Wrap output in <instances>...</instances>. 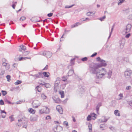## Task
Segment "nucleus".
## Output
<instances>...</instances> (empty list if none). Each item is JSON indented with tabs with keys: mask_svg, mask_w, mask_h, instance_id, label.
Masks as SVG:
<instances>
[{
	"mask_svg": "<svg viewBox=\"0 0 132 132\" xmlns=\"http://www.w3.org/2000/svg\"><path fill=\"white\" fill-rule=\"evenodd\" d=\"M97 53H95L92 55L91 56L92 57H93L97 55Z\"/></svg>",
	"mask_w": 132,
	"mask_h": 132,
	"instance_id": "a18cd8bd",
	"label": "nucleus"
},
{
	"mask_svg": "<svg viewBox=\"0 0 132 132\" xmlns=\"http://www.w3.org/2000/svg\"><path fill=\"white\" fill-rule=\"evenodd\" d=\"M121 43H120V45L122 46H124L125 44V39H122L121 40Z\"/></svg>",
	"mask_w": 132,
	"mask_h": 132,
	"instance_id": "412c9836",
	"label": "nucleus"
},
{
	"mask_svg": "<svg viewBox=\"0 0 132 132\" xmlns=\"http://www.w3.org/2000/svg\"><path fill=\"white\" fill-rule=\"evenodd\" d=\"M72 119H73V121L74 122L76 121V119L73 116L72 117Z\"/></svg>",
	"mask_w": 132,
	"mask_h": 132,
	"instance_id": "3c124183",
	"label": "nucleus"
},
{
	"mask_svg": "<svg viewBox=\"0 0 132 132\" xmlns=\"http://www.w3.org/2000/svg\"><path fill=\"white\" fill-rule=\"evenodd\" d=\"M106 16L105 15L103 17L100 18V19H99V20H100L102 21L103 20L105 19V18Z\"/></svg>",
	"mask_w": 132,
	"mask_h": 132,
	"instance_id": "e433bc0d",
	"label": "nucleus"
},
{
	"mask_svg": "<svg viewBox=\"0 0 132 132\" xmlns=\"http://www.w3.org/2000/svg\"><path fill=\"white\" fill-rule=\"evenodd\" d=\"M114 114L117 116H120V114L119 111L118 110H116L114 112Z\"/></svg>",
	"mask_w": 132,
	"mask_h": 132,
	"instance_id": "a211bd4d",
	"label": "nucleus"
},
{
	"mask_svg": "<svg viewBox=\"0 0 132 132\" xmlns=\"http://www.w3.org/2000/svg\"><path fill=\"white\" fill-rule=\"evenodd\" d=\"M131 25L130 24H128L126 26V32H129L130 30V29L131 28Z\"/></svg>",
	"mask_w": 132,
	"mask_h": 132,
	"instance_id": "9b49d317",
	"label": "nucleus"
},
{
	"mask_svg": "<svg viewBox=\"0 0 132 132\" xmlns=\"http://www.w3.org/2000/svg\"><path fill=\"white\" fill-rule=\"evenodd\" d=\"M31 58V57H19L18 59L19 61H21L22 60H26L27 59H30Z\"/></svg>",
	"mask_w": 132,
	"mask_h": 132,
	"instance_id": "f8f14e48",
	"label": "nucleus"
},
{
	"mask_svg": "<svg viewBox=\"0 0 132 132\" xmlns=\"http://www.w3.org/2000/svg\"><path fill=\"white\" fill-rule=\"evenodd\" d=\"M37 89L38 92H40L42 90V88L40 86H37L36 87Z\"/></svg>",
	"mask_w": 132,
	"mask_h": 132,
	"instance_id": "4be33fe9",
	"label": "nucleus"
},
{
	"mask_svg": "<svg viewBox=\"0 0 132 132\" xmlns=\"http://www.w3.org/2000/svg\"><path fill=\"white\" fill-rule=\"evenodd\" d=\"M6 64L5 63H3V65L4 66H5Z\"/></svg>",
	"mask_w": 132,
	"mask_h": 132,
	"instance_id": "4d7b16f0",
	"label": "nucleus"
},
{
	"mask_svg": "<svg viewBox=\"0 0 132 132\" xmlns=\"http://www.w3.org/2000/svg\"><path fill=\"white\" fill-rule=\"evenodd\" d=\"M95 12H89L86 13V15L88 16L94 15L95 13Z\"/></svg>",
	"mask_w": 132,
	"mask_h": 132,
	"instance_id": "2eb2a0df",
	"label": "nucleus"
},
{
	"mask_svg": "<svg viewBox=\"0 0 132 132\" xmlns=\"http://www.w3.org/2000/svg\"><path fill=\"white\" fill-rule=\"evenodd\" d=\"M74 5H71V6H69L68 7H67V8H69L71 7H72V6H73Z\"/></svg>",
	"mask_w": 132,
	"mask_h": 132,
	"instance_id": "13d9d810",
	"label": "nucleus"
},
{
	"mask_svg": "<svg viewBox=\"0 0 132 132\" xmlns=\"http://www.w3.org/2000/svg\"><path fill=\"white\" fill-rule=\"evenodd\" d=\"M94 73L96 74V76L98 78H101L106 73V71L104 69L102 68L99 71H95Z\"/></svg>",
	"mask_w": 132,
	"mask_h": 132,
	"instance_id": "f257e3e1",
	"label": "nucleus"
},
{
	"mask_svg": "<svg viewBox=\"0 0 132 132\" xmlns=\"http://www.w3.org/2000/svg\"><path fill=\"white\" fill-rule=\"evenodd\" d=\"M8 102L9 103H10V104H11V102H10L9 101V102Z\"/></svg>",
	"mask_w": 132,
	"mask_h": 132,
	"instance_id": "680f3d73",
	"label": "nucleus"
},
{
	"mask_svg": "<svg viewBox=\"0 0 132 132\" xmlns=\"http://www.w3.org/2000/svg\"><path fill=\"white\" fill-rule=\"evenodd\" d=\"M9 118L10 120V121L11 122H12L14 121V118L13 115H11L9 117Z\"/></svg>",
	"mask_w": 132,
	"mask_h": 132,
	"instance_id": "393cba45",
	"label": "nucleus"
},
{
	"mask_svg": "<svg viewBox=\"0 0 132 132\" xmlns=\"http://www.w3.org/2000/svg\"><path fill=\"white\" fill-rule=\"evenodd\" d=\"M22 82V81L19 80H18L16 82H15V84L16 85H17Z\"/></svg>",
	"mask_w": 132,
	"mask_h": 132,
	"instance_id": "cd10ccee",
	"label": "nucleus"
},
{
	"mask_svg": "<svg viewBox=\"0 0 132 132\" xmlns=\"http://www.w3.org/2000/svg\"><path fill=\"white\" fill-rule=\"evenodd\" d=\"M37 119V116H34L30 117V120L31 121H36Z\"/></svg>",
	"mask_w": 132,
	"mask_h": 132,
	"instance_id": "6e6552de",
	"label": "nucleus"
},
{
	"mask_svg": "<svg viewBox=\"0 0 132 132\" xmlns=\"http://www.w3.org/2000/svg\"><path fill=\"white\" fill-rule=\"evenodd\" d=\"M89 20L90 19L88 18H83L81 19V20L82 21H85L86 20Z\"/></svg>",
	"mask_w": 132,
	"mask_h": 132,
	"instance_id": "ea45409f",
	"label": "nucleus"
},
{
	"mask_svg": "<svg viewBox=\"0 0 132 132\" xmlns=\"http://www.w3.org/2000/svg\"><path fill=\"white\" fill-rule=\"evenodd\" d=\"M53 98L56 103H60L61 102V100L57 96L53 97Z\"/></svg>",
	"mask_w": 132,
	"mask_h": 132,
	"instance_id": "423d86ee",
	"label": "nucleus"
},
{
	"mask_svg": "<svg viewBox=\"0 0 132 132\" xmlns=\"http://www.w3.org/2000/svg\"><path fill=\"white\" fill-rule=\"evenodd\" d=\"M2 92L3 96H5L6 94V92L5 91L2 90Z\"/></svg>",
	"mask_w": 132,
	"mask_h": 132,
	"instance_id": "c9c22d12",
	"label": "nucleus"
},
{
	"mask_svg": "<svg viewBox=\"0 0 132 132\" xmlns=\"http://www.w3.org/2000/svg\"><path fill=\"white\" fill-rule=\"evenodd\" d=\"M59 93L61 95V97L63 98L64 97V92L62 90H60L59 91Z\"/></svg>",
	"mask_w": 132,
	"mask_h": 132,
	"instance_id": "f3484780",
	"label": "nucleus"
},
{
	"mask_svg": "<svg viewBox=\"0 0 132 132\" xmlns=\"http://www.w3.org/2000/svg\"><path fill=\"white\" fill-rule=\"evenodd\" d=\"M41 73H39V74L40 75Z\"/></svg>",
	"mask_w": 132,
	"mask_h": 132,
	"instance_id": "e2e57ef3",
	"label": "nucleus"
},
{
	"mask_svg": "<svg viewBox=\"0 0 132 132\" xmlns=\"http://www.w3.org/2000/svg\"><path fill=\"white\" fill-rule=\"evenodd\" d=\"M42 73L43 74L44 77H49L50 75V73L49 72H44Z\"/></svg>",
	"mask_w": 132,
	"mask_h": 132,
	"instance_id": "ddd939ff",
	"label": "nucleus"
},
{
	"mask_svg": "<svg viewBox=\"0 0 132 132\" xmlns=\"http://www.w3.org/2000/svg\"><path fill=\"white\" fill-rule=\"evenodd\" d=\"M0 104L1 105L4 104V102L2 100H1L0 101Z\"/></svg>",
	"mask_w": 132,
	"mask_h": 132,
	"instance_id": "79ce46f5",
	"label": "nucleus"
},
{
	"mask_svg": "<svg viewBox=\"0 0 132 132\" xmlns=\"http://www.w3.org/2000/svg\"><path fill=\"white\" fill-rule=\"evenodd\" d=\"M22 119H19L18 120V122L16 124V126L20 127L21 126V122L22 121Z\"/></svg>",
	"mask_w": 132,
	"mask_h": 132,
	"instance_id": "1a4fd4ad",
	"label": "nucleus"
},
{
	"mask_svg": "<svg viewBox=\"0 0 132 132\" xmlns=\"http://www.w3.org/2000/svg\"><path fill=\"white\" fill-rule=\"evenodd\" d=\"M28 110L29 113L32 114H34L36 112V110L32 108L29 109Z\"/></svg>",
	"mask_w": 132,
	"mask_h": 132,
	"instance_id": "dca6fc26",
	"label": "nucleus"
},
{
	"mask_svg": "<svg viewBox=\"0 0 132 132\" xmlns=\"http://www.w3.org/2000/svg\"><path fill=\"white\" fill-rule=\"evenodd\" d=\"M63 125L66 126L67 127L68 126V123L67 121H64L63 122Z\"/></svg>",
	"mask_w": 132,
	"mask_h": 132,
	"instance_id": "c756f323",
	"label": "nucleus"
},
{
	"mask_svg": "<svg viewBox=\"0 0 132 132\" xmlns=\"http://www.w3.org/2000/svg\"><path fill=\"white\" fill-rule=\"evenodd\" d=\"M56 109L60 113V114H62L63 113V109L60 105H57L56 107Z\"/></svg>",
	"mask_w": 132,
	"mask_h": 132,
	"instance_id": "0eeeda50",
	"label": "nucleus"
},
{
	"mask_svg": "<svg viewBox=\"0 0 132 132\" xmlns=\"http://www.w3.org/2000/svg\"><path fill=\"white\" fill-rule=\"evenodd\" d=\"M100 60V57H98L97 58V60L98 61H99Z\"/></svg>",
	"mask_w": 132,
	"mask_h": 132,
	"instance_id": "864d4df0",
	"label": "nucleus"
},
{
	"mask_svg": "<svg viewBox=\"0 0 132 132\" xmlns=\"http://www.w3.org/2000/svg\"><path fill=\"white\" fill-rule=\"evenodd\" d=\"M54 122L55 123H57V124L59 123V122L57 121H55Z\"/></svg>",
	"mask_w": 132,
	"mask_h": 132,
	"instance_id": "5fc2aeb1",
	"label": "nucleus"
},
{
	"mask_svg": "<svg viewBox=\"0 0 132 132\" xmlns=\"http://www.w3.org/2000/svg\"><path fill=\"white\" fill-rule=\"evenodd\" d=\"M1 95V93H0V96Z\"/></svg>",
	"mask_w": 132,
	"mask_h": 132,
	"instance_id": "0e129e2a",
	"label": "nucleus"
},
{
	"mask_svg": "<svg viewBox=\"0 0 132 132\" xmlns=\"http://www.w3.org/2000/svg\"><path fill=\"white\" fill-rule=\"evenodd\" d=\"M131 71L130 70H126L125 72V75L126 77H127V76L129 77L131 74Z\"/></svg>",
	"mask_w": 132,
	"mask_h": 132,
	"instance_id": "9d476101",
	"label": "nucleus"
},
{
	"mask_svg": "<svg viewBox=\"0 0 132 132\" xmlns=\"http://www.w3.org/2000/svg\"><path fill=\"white\" fill-rule=\"evenodd\" d=\"M27 127V123H26V125L24 126H23V127H24L25 128H26Z\"/></svg>",
	"mask_w": 132,
	"mask_h": 132,
	"instance_id": "6e6d98bb",
	"label": "nucleus"
},
{
	"mask_svg": "<svg viewBox=\"0 0 132 132\" xmlns=\"http://www.w3.org/2000/svg\"><path fill=\"white\" fill-rule=\"evenodd\" d=\"M48 68V66L47 65H46L45 67L43 69V70H46Z\"/></svg>",
	"mask_w": 132,
	"mask_h": 132,
	"instance_id": "37998d69",
	"label": "nucleus"
},
{
	"mask_svg": "<svg viewBox=\"0 0 132 132\" xmlns=\"http://www.w3.org/2000/svg\"><path fill=\"white\" fill-rule=\"evenodd\" d=\"M50 111V109L47 106H43L42 109L39 110V113L40 114L43 113H48Z\"/></svg>",
	"mask_w": 132,
	"mask_h": 132,
	"instance_id": "f03ea898",
	"label": "nucleus"
},
{
	"mask_svg": "<svg viewBox=\"0 0 132 132\" xmlns=\"http://www.w3.org/2000/svg\"><path fill=\"white\" fill-rule=\"evenodd\" d=\"M72 132H77V131L75 130H74L72 131Z\"/></svg>",
	"mask_w": 132,
	"mask_h": 132,
	"instance_id": "bf43d9fd",
	"label": "nucleus"
},
{
	"mask_svg": "<svg viewBox=\"0 0 132 132\" xmlns=\"http://www.w3.org/2000/svg\"><path fill=\"white\" fill-rule=\"evenodd\" d=\"M41 96L43 99H45L46 98V96L43 94H41Z\"/></svg>",
	"mask_w": 132,
	"mask_h": 132,
	"instance_id": "473e14b6",
	"label": "nucleus"
},
{
	"mask_svg": "<svg viewBox=\"0 0 132 132\" xmlns=\"http://www.w3.org/2000/svg\"><path fill=\"white\" fill-rule=\"evenodd\" d=\"M125 1V0H119L118 3V5H121L122 3H123Z\"/></svg>",
	"mask_w": 132,
	"mask_h": 132,
	"instance_id": "bb28decb",
	"label": "nucleus"
},
{
	"mask_svg": "<svg viewBox=\"0 0 132 132\" xmlns=\"http://www.w3.org/2000/svg\"><path fill=\"white\" fill-rule=\"evenodd\" d=\"M119 96L120 97L119 100L122 99L123 97V94H120L119 95Z\"/></svg>",
	"mask_w": 132,
	"mask_h": 132,
	"instance_id": "58836bf2",
	"label": "nucleus"
},
{
	"mask_svg": "<svg viewBox=\"0 0 132 132\" xmlns=\"http://www.w3.org/2000/svg\"><path fill=\"white\" fill-rule=\"evenodd\" d=\"M19 47L20 48L19 49V50L20 51H21L22 50L25 51L26 50V47L23 45H21Z\"/></svg>",
	"mask_w": 132,
	"mask_h": 132,
	"instance_id": "4468645a",
	"label": "nucleus"
},
{
	"mask_svg": "<svg viewBox=\"0 0 132 132\" xmlns=\"http://www.w3.org/2000/svg\"><path fill=\"white\" fill-rule=\"evenodd\" d=\"M15 3L16 4V2H15Z\"/></svg>",
	"mask_w": 132,
	"mask_h": 132,
	"instance_id": "338daca9",
	"label": "nucleus"
},
{
	"mask_svg": "<svg viewBox=\"0 0 132 132\" xmlns=\"http://www.w3.org/2000/svg\"><path fill=\"white\" fill-rule=\"evenodd\" d=\"M40 105V102L37 100L34 101L32 103L33 107L34 108H37Z\"/></svg>",
	"mask_w": 132,
	"mask_h": 132,
	"instance_id": "20e7f679",
	"label": "nucleus"
},
{
	"mask_svg": "<svg viewBox=\"0 0 132 132\" xmlns=\"http://www.w3.org/2000/svg\"><path fill=\"white\" fill-rule=\"evenodd\" d=\"M73 73V71L72 70H70L68 73V74L69 76H71Z\"/></svg>",
	"mask_w": 132,
	"mask_h": 132,
	"instance_id": "b1692460",
	"label": "nucleus"
},
{
	"mask_svg": "<svg viewBox=\"0 0 132 132\" xmlns=\"http://www.w3.org/2000/svg\"><path fill=\"white\" fill-rule=\"evenodd\" d=\"M25 54H24V55L26 56L29 54V52L28 51H27L25 52Z\"/></svg>",
	"mask_w": 132,
	"mask_h": 132,
	"instance_id": "49530a36",
	"label": "nucleus"
},
{
	"mask_svg": "<svg viewBox=\"0 0 132 132\" xmlns=\"http://www.w3.org/2000/svg\"><path fill=\"white\" fill-rule=\"evenodd\" d=\"M100 6L99 5H97V7H100Z\"/></svg>",
	"mask_w": 132,
	"mask_h": 132,
	"instance_id": "052dcab7",
	"label": "nucleus"
},
{
	"mask_svg": "<svg viewBox=\"0 0 132 132\" xmlns=\"http://www.w3.org/2000/svg\"><path fill=\"white\" fill-rule=\"evenodd\" d=\"M15 5L14 4H13L12 5V7H13V8L14 9L15 8Z\"/></svg>",
	"mask_w": 132,
	"mask_h": 132,
	"instance_id": "603ef678",
	"label": "nucleus"
},
{
	"mask_svg": "<svg viewBox=\"0 0 132 132\" xmlns=\"http://www.w3.org/2000/svg\"><path fill=\"white\" fill-rule=\"evenodd\" d=\"M6 77L7 79V81H10V80H11L10 76L9 75H8L6 76Z\"/></svg>",
	"mask_w": 132,
	"mask_h": 132,
	"instance_id": "2f4dec72",
	"label": "nucleus"
},
{
	"mask_svg": "<svg viewBox=\"0 0 132 132\" xmlns=\"http://www.w3.org/2000/svg\"><path fill=\"white\" fill-rule=\"evenodd\" d=\"M106 63H100V64H95L94 65V69H96L99 68L103 66H105L106 65Z\"/></svg>",
	"mask_w": 132,
	"mask_h": 132,
	"instance_id": "39448f33",
	"label": "nucleus"
},
{
	"mask_svg": "<svg viewBox=\"0 0 132 132\" xmlns=\"http://www.w3.org/2000/svg\"><path fill=\"white\" fill-rule=\"evenodd\" d=\"M91 117L93 118V119H95L96 118V115L94 113L90 114Z\"/></svg>",
	"mask_w": 132,
	"mask_h": 132,
	"instance_id": "6ab92c4d",
	"label": "nucleus"
},
{
	"mask_svg": "<svg viewBox=\"0 0 132 132\" xmlns=\"http://www.w3.org/2000/svg\"><path fill=\"white\" fill-rule=\"evenodd\" d=\"M80 24L79 23L77 22L75 24L71 26V28H73L78 26V25Z\"/></svg>",
	"mask_w": 132,
	"mask_h": 132,
	"instance_id": "a878e982",
	"label": "nucleus"
},
{
	"mask_svg": "<svg viewBox=\"0 0 132 132\" xmlns=\"http://www.w3.org/2000/svg\"><path fill=\"white\" fill-rule=\"evenodd\" d=\"M51 119V117L50 116H47L46 117V119L48 120L50 119Z\"/></svg>",
	"mask_w": 132,
	"mask_h": 132,
	"instance_id": "a19ab883",
	"label": "nucleus"
},
{
	"mask_svg": "<svg viewBox=\"0 0 132 132\" xmlns=\"http://www.w3.org/2000/svg\"><path fill=\"white\" fill-rule=\"evenodd\" d=\"M106 13V11H105L104 13Z\"/></svg>",
	"mask_w": 132,
	"mask_h": 132,
	"instance_id": "69168bd1",
	"label": "nucleus"
},
{
	"mask_svg": "<svg viewBox=\"0 0 132 132\" xmlns=\"http://www.w3.org/2000/svg\"><path fill=\"white\" fill-rule=\"evenodd\" d=\"M26 19V17L24 16H22L20 18V20L21 21H23Z\"/></svg>",
	"mask_w": 132,
	"mask_h": 132,
	"instance_id": "f704fd0d",
	"label": "nucleus"
},
{
	"mask_svg": "<svg viewBox=\"0 0 132 132\" xmlns=\"http://www.w3.org/2000/svg\"><path fill=\"white\" fill-rule=\"evenodd\" d=\"M44 85H45V87H46L47 88H48L50 87L51 85L48 83H46Z\"/></svg>",
	"mask_w": 132,
	"mask_h": 132,
	"instance_id": "c85d7f7f",
	"label": "nucleus"
},
{
	"mask_svg": "<svg viewBox=\"0 0 132 132\" xmlns=\"http://www.w3.org/2000/svg\"><path fill=\"white\" fill-rule=\"evenodd\" d=\"M1 114H2L3 113H4L5 114L3 115H2V118H5L6 116V112H5L4 110L3 111L2 110H1Z\"/></svg>",
	"mask_w": 132,
	"mask_h": 132,
	"instance_id": "aec40b11",
	"label": "nucleus"
},
{
	"mask_svg": "<svg viewBox=\"0 0 132 132\" xmlns=\"http://www.w3.org/2000/svg\"><path fill=\"white\" fill-rule=\"evenodd\" d=\"M91 115H88L87 118V121H90L91 120Z\"/></svg>",
	"mask_w": 132,
	"mask_h": 132,
	"instance_id": "7c9ffc66",
	"label": "nucleus"
},
{
	"mask_svg": "<svg viewBox=\"0 0 132 132\" xmlns=\"http://www.w3.org/2000/svg\"><path fill=\"white\" fill-rule=\"evenodd\" d=\"M53 14L52 13H50L48 14V16L49 17H51L53 15Z\"/></svg>",
	"mask_w": 132,
	"mask_h": 132,
	"instance_id": "09e8293b",
	"label": "nucleus"
},
{
	"mask_svg": "<svg viewBox=\"0 0 132 132\" xmlns=\"http://www.w3.org/2000/svg\"><path fill=\"white\" fill-rule=\"evenodd\" d=\"M87 60V58L86 57H85L81 59V60L83 61H86Z\"/></svg>",
	"mask_w": 132,
	"mask_h": 132,
	"instance_id": "4c0bfd02",
	"label": "nucleus"
},
{
	"mask_svg": "<svg viewBox=\"0 0 132 132\" xmlns=\"http://www.w3.org/2000/svg\"><path fill=\"white\" fill-rule=\"evenodd\" d=\"M130 33H129L127 34L125 36L126 38H128L129 36H130Z\"/></svg>",
	"mask_w": 132,
	"mask_h": 132,
	"instance_id": "c03bdc74",
	"label": "nucleus"
},
{
	"mask_svg": "<svg viewBox=\"0 0 132 132\" xmlns=\"http://www.w3.org/2000/svg\"><path fill=\"white\" fill-rule=\"evenodd\" d=\"M61 128V129H62V128H61V127H57L56 128V130H57L56 132H60V131L59 130H57V129L58 128Z\"/></svg>",
	"mask_w": 132,
	"mask_h": 132,
	"instance_id": "8fccbe9b",
	"label": "nucleus"
},
{
	"mask_svg": "<svg viewBox=\"0 0 132 132\" xmlns=\"http://www.w3.org/2000/svg\"><path fill=\"white\" fill-rule=\"evenodd\" d=\"M131 88V87L130 86H127L126 87V89L127 90H129Z\"/></svg>",
	"mask_w": 132,
	"mask_h": 132,
	"instance_id": "de8ad7c7",
	"label": "nucleus"
},
{
	"mask_svg": "<svg viewBox=\"0 0 132 132\" xmlns=\"http://www.w3.org/2000/svg\"><path fill=\"white\" fill-rule=\"evenodd\" d=\"M112 29H113V28H112Z\"/></svg>",
	"mask_w": 132,
	"mask_h": 132,
	"instance_id": "774afa93",
	"label": "nucleus"
},
{
	"mask_svg": "<svg viewBox=\"0 0 132 132\" xmlns=\"http://www.w3.org/2000/svg\"><path fill=\"white\" fill-rule=\"evenodd\" d=\"M41 55H43L44 56L47 58L50 57L52 55L51 53L49 51H45L42 52L40 53Z\"/></svg>",
	"mask_w": 132,
	"mask_h": 132,
	"instance_id": "7ed1b4c3",
	"label": "nucleus"
},
{
	"mask_svg": "<svg viewBox=\"0 0 132 132\" xmlns=\"http://www.w3.org/2000/svg\"><path fill=\"white\" fill-rule=\"evenodd\" d=\"M67 78L65 77H62V81H67Z\"/></svg>",
	"mask_w": 132,
	"mask_h": 132,
	"instance_id": "72a5a7b5",
	"label": "nucleus"
},
{
	"mask_svg": "<svg viewBox=\"0 0 132 132\" xmlns=\"http://www.w3.org/2000/svg\"><path fill=\"white\" fill-rule=\"evenodd\" d=\"M88 127L89 129V132H92V125L91 124H89L88 125Z\"/></svg>",
	"mask_w": 132,
	"mask_h": 132,
	"instance_id": "5701e85b",
	"label": "nucleus"
}]
</instances>
